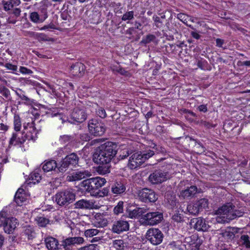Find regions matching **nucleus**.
Here are the masks:
<instances>
[{
  "instance_id": "obj_1",
  "label": "nucleus",
  "mask_w": 250,
  "mask_h": 250,
  "mask_svg": "<svg viewBox=\"0 0 250 250\" xmlns=\"http://www.w3.org/2000/svg\"><path fill=\"white\" fill-rule=\"evenodd\" d=\"M116 146L113 142H107L101 145L94 153V159L100 164H110L117 153Z\"/></svg>"
},
{
  "instance_id": "obj_2",
  "label": "nucleus",
  "mask_w": 250,
  "mask_h": 250,
  "mask_svg": "<svg viewBox=\"0 0 250 250\" xmlns=\"http://www.w3.org/2000/svg\"><path fill=\"white\" fill-rule=\"evenodd\" d=\"M106 182L104 178L96 177L84 180L82 184L86 191L90 192L95 196H101L100 193L97 190L103 186Z\"/></svg>"
},
{
  "instance_id": "obj_3",
  "label": "nucleus",
  "mask_w": 250,
  "mask_h": 250,
  "mask_svg": "<svg viewBox=\"0 0 250 250\" xmlns=\"http://www.w3.org/2000/svg\"><path fill=\"white\" fill-rule=\"evenodd\" d=\"M154 154L153 150H148L142 153L137 152L133 153L129 158L128 167L131 169H134L140 167L145 161Z\"/></svg>"
},
{
  "instance_id": "obj_4",
  "label": "nucleus",
  "mask_w": 250,
  "mask_h": 250,
  "mask_svg": "<svg viewBox=\"0 0 250 250\" xmlns=\"http://www.w3.org/2000/svg\"><path fill=\"white\" fill-rule=\"evenodd\" d=\"M56 203L60 206H67L75 200V194L70 189L57 192L55 195Z\"/></svg>"
},
{
  "instance_id": "obj_5",
  "label": "nucleus",
  "mask_w": 250,
  "mask_h": 250,
  "mask_svg": "<svg viewBox=\"0 0 250 250\" xmlns=\"http://www.w3.org/2000/svg\"><path fill=\"white\" fill-rule=\"evenodd\" d=\"M235 208L231 203H228L219 208L216 211V214L219 215L216 218L217 221L220 223L229 222L231 220L229 217L232 214L233 208Z\"/></svg>"
},
{
  "instance_id": "obj_6",
  "label": "nucleus",
  "mask_w": 250,
  "mask_h": 250,
  "mask_svg": "<svg viewBox=\"0 0 250 250\" xmlns=\"http://www.w3.org/2000/svg\"><path fill=\"white\" fill-rule=\"evenodd\" d=\"M79 158L76 153H72L63 159L58 168L59 172H65L71 166H75L78 163Z\"/></svg>"
},
{
  "instance_id": "obj_7",
  "label": "nucleus",
  "mask_w": 250,
  "mask_h": 250,
  "mask_svg": "<svg viewBox=\"0 0 250 250\" xmlns=\"http://www.w3.org/2000/svg\"><path fill=\"white\" fill-rule=\"evenodd\" d=\"M143 224L153 226L159 223L163 219V213L158 211L149 212L143 215Z\"/></svg>"
},
{
  "instance_id": "obj_8",
  "label": "nucleus",
  "mask_w": 250,
  "mask_h": 250,
  "mask_svg": "<svg viewBox=\"0 0 250 250\" xmlns=\"http://www.w3.org/2000/svg\"><path fill=\"white\" fill-rule=\"evenodd\" d=\"M146 238L153 245H157L162 243L164 235L159 229L151 228L147 231Z\"/></svg>"
},
{
  "instance_id": "obj_9",
  "label": "nucleus",
  "mask_w": 250,
  "mask_h": 250,
  "mask_svg": "<svg viewBox=\"0 0 250 250\" xmlns=\"http://www.w3.org/2000/svg\"><path fill=\"white\" fill-rule=\"evenodd\" d=\"M88 129L89 132L95 136H102L105 131L104 124L96 119H92L89 121Z\"/></svg>"
},
{
  "instance_id": "obj_10",
  "label": "nucleus",
  "mask_w": 250,
  "mask_h": 250,
  "mask_svg": "<svg viewBox=\"0 0 250 250\" xmlns=\"http://www.w3.org/2000/svg\"><path fill=\"white\" fill-rule=\"evenodd\" d=\"M138 196L139 199L145 203H154L158 199V196L155 191L147 188H144L139 190Z\"/></svg>"
},
{
  "instance_id": "obj_11",
  "label": "nucleus",
  "mask_w": 250,
  "mask_h": 250,
  "mask_svg": "<svg viewBox=\"0 0 250 250\" xmlns=\"http://www.w3.org/2000/svg\"><path fill=\"white\" fill-rule=\"evenodd\" d=\"M168 178V173L162 170H157L150 174L149 181L153 184H161Z\"/></svg>"
},
{
  "instance_id": "obj_12",
  "label": "nucleus",
  "mask_w": 250,
  "mask_h": 250,
  "mask_svg": "<svg viewBox=\"0 0 250 250\" xmlns=\"http://www.w3.org/2000/svg\"><path fill=\"white\" fill-rule=\"evenodd\" d=\"M83 242V238L82 237H70L63 239L61 242V246L65 250H71L73 246L82 244Z\"/></svg>"
},
{
  "instance_id": "obj_13",
  "label": "nucleus",
  "mask_w": 250,
  "mask_h": 250,
  "mask_svg": "<svg viewBox=\"0 0 250 250\" xmlns=\"http://www.w3.org/2000/svg\"><path fill=\"white\" fill-rule=\"evenodd\" d=\"M47 17L48 12L46 8H41L39 13L37 12H33L29 15L31 21L36 23L43 22Z\"/></svg>"
},
{
  "instance_id": "obj_14",
  "label": "nucleus",
  "mask_w": 250,
  "mask_h": 250,
  "mask_svg": "<svg viewBox=\"0 0 250 250\" xmlns=\"http://www.w3.org/2000/svg\"><path fill=\"white\" fill-rule=\"evenodd\" d=\"M71 118L77 123H83L87 118V113L84 107H75L71 114Z\"/></svg>"
},
{
  "instance_id": "obj_15",
  "label": "nucleus",
  "mask_w": 250,
  "mask_h": 250,
  "mask_svg": "<svg viewBox=\"0 0 250 250\" xmlns=\"http://www.w3.org/2000/svg\"><path fill=\"white\" fill-rule=\"evenodd\" d=\"M91 175V172L88 170L77 171L68 175L66 180L69 182L79 181L89 177Z\"/></svg>"
},
{
  "instance_id": "obj_16",
  "label": "nucleus",
  "mask_w": 250,
  "mask_h": 250,
  "mask_svg": "<svg viewBox=\"0 0 250 250\" xmlns=\"http://www.w3.org/2000/svg\"><path fill=\"white\" fill-rule=\"evenodd\" d=\"M129 229V225L127 221L119 220L113 223L112 230L113 232L119 234L123 231H127Z\"/></svg>"
},
{
  "instance_id": "obj_17",
  "label": "nucleus",
  "mask_w": 250,
  "mask_h": 250,
  "mask_svg": "<svg viewBox=\"0 0 250 250\" xmlns=\"http://www.w3.org/2000/svg\"><path fill=\"white\" fill-rule=\"evenodd\" d=\"M191 225L198 231H207L209 226L206 223V221L202 218H193L191 220Z\"/></svg>"
},
{
  "instance_id": "obj_18",
  "label": "nucleus",
  "mask_w": 250,
  "mask_h": 250,
  "mask_svg": "<svg viewBox=\"0 0 250 250\" xmlns=\"http://www.w3.org/2000/svg\"><path fill=\"white\" fill-rule=\"evenodd\" d=\"M18 220L14 217H8L3 227L4 232L7 234H12L19 226Z\"/></svg>"
},
{
  "instance_id": "obj_19",
  "label": "nucleus",
  "mask_w": 250,
  "mask_h": 250,
  "mask_svg": "<svg viewBox=\"0 0 250 250\" xmlns=\"http://www.w3.org/2000/svg\"><path fill=\"white\" fill-rule=\"evenodd\" d=\"M44 242L48 250H62L61 244L54 237H48L45 239Z\"/></svg>"
},
{
  "instance_id": "obj_20",
  "label": "nucleus",
  "mask_w": 250,
  "mask_h": 250,
  "mask_svg": "<svg viewBox=\"0 0 250 250\" xmlns=\"http://www.w3.org/2000/svg\"><path fill=\"white\" fill-rule=\"evenodd\" d=\"M240 230L238 228H228L226 229L222 230L220 235L228 241L232 240L235 236L236 234Z\"/></svg>"
},
{
  "instance_id": "obj_21",
  "label": "nucleus",
  "mask_w": 250,
  "mask_h": 250,
  "mask_svg": "<svg viewBox=\"0 0 250 250\" xmlns=\"http://www.w3.org/2000/svg\"><path fill=\"white\" fill-rule=\"evenodd\" d=\"M85 66L80 62H77L71 66L70 72L71 74L76 77L82 76L84 72Z\"/></svg>"
},
{
  "instance_id": "obj_22",
  "label": "nucleus",
  "mask_w": 250,
  "mask_h": 250,
  "mask_svg": "<svg viewBox=\"0 0 250 250\" xmlns=\"http://www.w3.org/2000/svg\"><path fill=\"white\" fill-rule=\"evenodd\" d=\"M197 188L195 186H191L184 190H181L180 196L186 199H190L193 198L197 193Z\"/></svg>"
},
{
  "instance_id": "obj_23",
  "label": "nucleus",
  "mask_w": 250,
  "mask_h": 250,
  "mask_svg": "<svg viewBox=\"0 0 250 250\" xmlns=\"http://www.w3.org/2000/svg\"><path fill=\"white\" fill-rule=\"evenodd\" d=\"M75 208L82 209H90L93 208L94 203L90 200L81 199L74 204Z\"/></svg>"
},
{
  "instance_id": "obj_24",
  "label": "nucleus",
  "mask_w": 250,
  "mask_h": 250,
  "mask_svg": "<svg viewBox=\"0 0 250 250\" xmlns=\"http://www.w3.org/2000/svg\"><path fill=\"white\" fill-rule=\"evenodd\" d=\"M14 199L15 202L19 206H22L23 203L26 202L27 198L23 189H18L15 194Z\"/></svg>"
},
{
  "instance_id": "obj_25",
  "label": "nucleus",
  "mask_w": 250,
  "mask_h": 250,
  "mask_svg": "<svg viewBox=\"0 0 250 250\" xmlns=\"http://www.w3.org/2000/svg\"><path fill=\"white\" fill-rule=\"evenodd\" d=\"M59 165H57L56 161L49 160L45 161L42 165V169L44 172H49L52 170H55L56 169H58Z\"/></svg>"
},
{
  "instance_id": "obj_26",
  "label": "nucleus",
  "mask_w": 250,
  "mask_h": 250,
  "mask_svg": "<svg viewBox=\"0 0 250 250\" xmlns=\"http://www.w3.org/2000/svg\"><path fill=\"white\" fill-rule=\"evenodd\" d=\"M25 140V136L23 137L21 136L20 137L18 133H13L12 137L10 139L9 145V146L21 145L24 143Z\"/></svg>"
},
{
  "instance_id": "obj_27",
  "label": "nucleus",
  "mask_w": 250,
  "mask_h": 250,
  "mask_svg": "<svg viewBox=\"0 0 250 250\" xmlns=\"http://www.w3.org/2000/svg\"><path fill=\"white\" fill-rule=\"evenodd\" d=\"M199 238L197 234H193L191 236L185 237L184 243L191 246L192 248L199 247Z\"/></svg>"
},
{
  "instance_id": "obj_28",
  "label": "nucleus",
  "mask_w": 250,
  "mask_h": 250,
  "mask_svg": "<svg viewBox=\"0 0 250 250\" xmlns=\"http://www.w3.org/2000/svg\"><path fill=\"white\" fill-rule=\"evenodd\" d=\"M125 189V185L120 181L115 182L111 186L112 193L116 194H121L124 193Z\"/></svg>"
},
{
  "instance_id": "obj_29",
  "label": "nucleus",
  "mask_w": 250,
  "mask_h": 250,
  "mask_svg": "<svg viewBox=\"0 0 250 250\" xmlns=\"http://www.w3.org/2000/svg\"><path fill=\"white\" fill-rule=\"evenodd\" d=\"M22 233L23 235H24L28 240L33 239L36 235L34 228L31 226H26L23 227Z\"/></svg>"
},
{
  "instance_id": "obj_30",
  "label": "nucleus",
  "mask_w": 250,
  "mask_h": 250,
  "mask_svg": "<svg viewBox=\"0 0 250 250\" xmlns=\"http://www.w3.org/2000/svg\"><path fill=\"white\" fill-rule=\"evenodd\" d=\"M239 246L245 247L247 249L250 248V236L247 234L241 235L238 240Z\"/></svg>"
},
{
  "instance_id": "obj_31",
  "label": "nucleus",
  "mask_w": 250,
  "mask_h": 250,
  "mask_svg": "<svg viewBox=\"0 0 250 250\" xmlns=\"http://www.w3.org/2000/svg\"><path fill=\"white\" fill-rule=\"evenodd\" d=\"M34 124L32 123L30 126H29V132L26 135L25 138L28 140H35L37 135V130H36Z\"/></svg>"
},
{
  "instance_id": "obj_32",
  "label": "nucleus",
  "mask_w": 250,
  "mask_h": 250,
  "mask_svg": "<svg viewBox=\"0 0 250 250\" xmlns=\"http://www.w3.org/2000/svg\"><path fill=\"white\" fill-rule=\"evenodd\" d=\"M132 153V150L128 148H124L118 152L117 158L119 160H124Z\"/></svg>"
},
{
  "instance_id": "obj_33",
  "label": "nucleus",
  "mask_w": 250,
  "mask_h": 250,
  "mask_svg": "<svg viewBox=\"0 0 250 250\" xmlns=\"http://www.w3.org/2000/svg\"><path fill=\"white\" fill-rule=\"evenodd\" d=\"M97 167V171L100 174H105L110 172V165L107 164H101Z\"/></svg>"
},
{
  "instance_id": "obj_34",
  "label": "nucleus",
  "mask_w": 250,
  "mask_h": 250,
  "mask_svg": "<svg viewBox=\"0 0 250 250\" xmlns=\"http://www.w3.org/2000/svg\"><path fill=\"white\" fill-rule=\"evenodd\" d=\"M41 179L42 177L39 173L33 172L29 176V183H33V184L38 183Z\"/></svg>"
},
{
  "instance_id": "obj_35",
  "label": "nucleus",
  "mask_w": 250,
  "mask_h": 250,
  "mask_svg": "<svg viewBox=\"0 0 250 250\" xmlns=\"http://www.w3.org/2000/svg\"><path fill=\"white\" fill-rule=\"evenodd\" d=\"M195 204L199 210L201 211L204 208L208 207V202L207 199L202 198L197 201Z\"/></svg>"
},
{
  "instance_id": "obj_36",
  "label": "nucleus",
  "mask_w": 250,
  "mask_h": 250,
  "mask_svg": "<svg viewBox=\"0 0 250 250\" xmlns=\"http://www.w3.org/2000/svg\"><path fill=\"white\" fill-rule=\"evenodd\" d=\"M36 221L39 226L41 227H45L50 222L48 219L43 216L37 217Z\"/></svg>"
},
{
  "instance_id": "obj_37",
  "label": "nucleus",
  "mask_w": 250,
  "mask_h": 250,
  "mask_svg": "<svg viewBox=\"0 0 250 250\" xmlns=\"http://www.w3.org/2000/svg\"><path fill=\"white\" fill-rule=\"evenodd\" d=\"M113 246L117 250H122L126 246V244L124 243L123 240H115L113 241Z\"/></svg>"
},
{
  "instance_id": "obj_38",
  "label": "nucleus",
  "mask_w": 250,
  "mask_h": 250,
  "mask_svg": "<svg viewBox=\"0 0 250 250\" xmlns=\"http://www.w3.org/2000/svg\"><path fill=\"white\" fill-rule=\"evenodd\" d=\"M188 212L192 215H196L200 211L195 203L194 205H189L187 207Z\"/></svg>"
},
{
  "instance_id": "obj_39",
  "label": "nucleus",
  "mask_w": 250,
  "mask_h": 250,
  "mask_svg": "<svg viewBox=\"0 0 250 250\" xmlns=\"http://www.w3.org/2000/svg\"><path fill=\"white\" fill-rule=\"evenodd\" d=\"M124 210V202L123 201H119L117 205L114 207L113 211L114 213L118 215L123 212Z\"/></svg>"
},
{
  "instance_id": "obj_40",
  "label": "nucleus",
  "mask_w": 250,
  "mask_h": 250,
  "mask_svg": "<svg viewBox=\"0 0 250 250\" xmlns=\"http://www.w3.org/2000/svg\"><path fill=\"white\" fill-rule=\"evenodd\" d=\"M244 212L241 210H236L235 208H233L232 214L229 216V218L231 220L235 219L237 217L242 216Z\"/></svg>"
},
{
  "instance_id": "obj_41",
  "label": "nucleus",
  "mask_w": 250,
  "mask_h": 250,
  "mask_svg": "<svg viewBox=\"0 0 250 250\" xmlns=\"http://www.w3.org/2000/svg\"><path fill=\"white\" fill-rule=\"evenodd\" d=\"M14 129L16 131H19L20 130L21 128V121L20 117L19 116H15L14 117Z\"/></svg>"
},
{
  "instance_id": "obj_42",
  "label": "nucleus",
  "mask_w": 250,
  "mask_h": 250,
  "mask_svg": "<svg viewBox=\"0 0 250 250\" xmlns=\"http://www.w3.org/2000/svg\"><path fill=\"white\" fill-rule=\"evenodd\" d=\"M99 232L97 229H88L85 231L84 235L86 237H92Z\"/></svg>"
},
{
  "instance_id": "obj_43",
  "label": "nucleus",
  "mask_w": 250,
  "mask_h": 250,
  "mask_svg": "<svg viewBox=\"0 0 250 250\" xmlns=\"http://www.w3.org/2000/svg\"><path fill=\"white\" fill-rule=\"evenodd\" d=\"M184 245L177 244L175 242L171 243L169 245V250H184Z\"/></svg>"
},
{
  "instance_id": "obj_44",
  "label": "nucleus",
  "mask_w": 250,
  "mask_h": 250,
  "mask_svg": "<svg viewBox=\"0 0 250 250\" xmlns=\"http://www.w3.org/2000/svg\"><path fill=\"white\" fill-rule=\"evenodd\" d=\"M133 18L134 12L133 11H130L125 13L122 16V20L123 21H126L127 20H131L133 19Z\"/></svg>"
},
{
  "instance_id": "obj_45",
  "label": "nucleus",
  "mask_w": 250,
  "mask_h": 250,
  "mask_svg": "<svg viewBox=\"0 0 250 250\" xmlns=\"http://www.w3.org/2000/svg\"><path fill=\"white\" fill-rule=\"evenodd\" d=\"M156 37L154 35L152 34L147 35L145 38L143 39L141 41L142 43H143L145 44H148L150 43L151 42L154 41Z\"/></svg>"
},
{
  "instance_id": "obj_46",
  "label": "nucleus",
  "mask_w": 250,
  "mask_h": 250,
  "mask_svg": "<svg viewBox=\"0 0 250 250\" xmlns=\"http://www.w3.org/2000/svg\"><path fill=\"white\" fill-rule=\"evenodd\" d=\"M79 250H100L99 246L96 244H90L80 248Z\"/></svg>"
},
{
  "instance_id": "obj_47",
  "label": "nucleus",
  "mask_w": 250,
  "mask_h": 250,
  "mask_svg": "<svg viewBox=\"0 0 250 250\" xmlns=\"http://www.w3.org/2000/svg\"><path fill=\"white\" fill-rule=\"evenodd\" d=\"M7 218L6 212L3 211L0 212V227L1 226L4 227Z\"/></svg>"
},
{
  "instance_id": "obj_48",
  "label": "nucleus",
  "mask_w": 250,
  "mask_h": 250,
  "mask_svg": "<svg viewBox=\"0 0 250 250\" xmlns=\"http://www.w3.org/2000/svg\"><path fill=\"white\" fill-rule=\"evenodd\" d=\"M2 4L3 5V9L6 11H9L14 7L10 0L8 1L3 0Z\"/></svg>"
},
{
  "instance_id": "obj_49",
  "label": "nucleus",
  "mask_w": 250,
  "mask_h": 250,
  "mask_svg": "<svg viewBox=\"0 0 250 250\" xmlns=\"http://www.w3.org/2000/svg\"><path fill=\"white\" fill-rule=\"evenodd\" d=\"M0 93L5 98H8L10 94L9 89L3 85H0Z\"/></svg>"
},
{
  "instance_id": "obj_50",
  "label": "nucleus",
  "mask_w": 250,
  "mask_h": 250,
  "mask_svg": "<svg viewBox=\"0 0 250 250\" xmlns=\"http://www.w3.org/2000/svg\"><path fill=\"white\" fill-rule=\"evenodd\" d=\"M129 217L130 218H136L139 217L137 208L133 210H129L128 211Z\"/></svg>"
},
{
  "instance_id": "obj_51",
  "label": "nucleus",
  "mask_w": 250,
  "mask_h": 250,
  "mask_svg": "<svg viewBox=\"0 0 250 250\" xmlns=\"http://www.w3.org/2000/svg\"><path fill=\"white\" fill-rule=\"evenodd\" d=\"M190 17L184 13H180L177 15V18L184 23H186Z\"/></svg>"
},
{
  "instance_id": "obj_52",
  "label": "nucleus",
  "mask_w": 250,
  "mask_h": 250,
  "mask_svg": "<svg viewBox=\"0 0 250 250\" xmlns=\"http://www.w3.org/2000/svg\"><path fill=\"white\" fill-rule=\"evenodd\" d=\"M242 176L244 178V180L249 183H250V169L246 171H243Z\"/></svg>"
},
{
  "instance_id": "obj_53",
  "label": "nucleus",
  "mask_w": 250,
  "mask_h": 250,
  "mask_svg": "<svg viewBox=\"0 0 250 250\" xmlns=\"http://www.w3.org/2000/svg\"><path fill=\"white\" fill-rule=\"evenodd\" d=\"M153 20H154L155 24L157 27L160 28L162 26L163 22L160 17L154 16L153 17Z\"/></svg>"
},
{
  "instance_id": "obj_54",
  "label": "nucleus",
  "mask_w": 250,
  "mask_h": 250,
  "mask_svg": "<svg viewBox=\"0 0 250 250\" xmlns=\"http://www.w3.org/2000/svg\"><path fill=\"white\" fill-rule=\"evenodd\" d=\"M98 115L102 118H105L106 117V113L105 110L102 108L100 107L97 111Z\"/></svg>"
},
{
  "instance_id": "obj_55",
  "label": "nucleus",
  "mask_w": 250,
  "mask_h": 250,
  "mask_svg": "<svg viewBox=\"0 0 250 250\" xmlns=\"http://www.w3.org/2000/svg\"><path fill=\"white\" fill-rule=\"evenodd\" d=\"M195 148L197 151V153L201 154L205 151V147L202 145L200 143H198L195 146Z\"/></svg>"
},
{
  "instance_id": "obj_56",
  "label": "nucleus",
  "mask_w": 250,
  "mask_h": 250,
  "mask_svg": "<svg viewBox=\"0 0 250 250\" xmlns=\"http://www.w3.org/2000/svg\"><path fill=\"white\" fill-rule=\"evenodd\" d=\"M80 138L83 141H88L90 140V137L87 133H83L80 134Z\"/></svg>"
},
{
  "instance_id": "obj_57",
  "label": "nucleus",
  "mask_w": 250,
  "mask_h": 250,
  "mask_svg": "<svg viewBox=\"0 0 250 250\" xmlns=\"http://www.w3.org/2000/svg\"><path fill=\"white\" fill-rule=\"evenodd\" d=\"M20 72L24 74H31L33 73L32 71L26 67L21 66L20 68Z\"/></svg>"
},
{
  "instance_id": "obj_58",
  "label": "nucleus",
  "mask_w": 250,
  "mask_h": 250,
  "mask_svg": "<svg viewBox=\"0 0 250 250\" xmlns=\"http://www.w3.org/2000/svg\"><path fill=\"white\" fill-rule=\"evenodd\" d=\"M61 140L64 143H67L72 141L74 140V138L71 136L64 135L62 136H61Z\"/></svg>"
},
{
  "instance_id": "obj_59",
  "label": "nucleus",
  "mask_w": 250,
  "mask_h": 250,
  "mask_svg": "<svg viewBox=\"0 0 250 250\" xmlns=\"http://www.w3.org/2000/svg\"><path fill=\"white\" fill-rule=\"evenodd\" d=\"M154 149H155V151L154 152H157V153H164L165 152V149L160 146H157L155 145V146L153 147Z\"/></svg>"
},
{
  "instance_id": "obj_60",
  "label": "nucleus",
  "mask_w": 250,
  "mask_h": 250,
  "mask_svg": "<svg viewBox=\"0 0 250 250\" xmlns=\"http://www.w3.org/2000/svg\"><path fill=\"white\" fill-rule=\"evenodd\" d=\"M5 67L9 70H11L13 71H16L17 69V66L16 65H13L11 63H7L5 64Z\"/></svg>"
},
{
  "instance_id": "obj_61",
  "label": "nucleus",
  "mask_w": 250,
  "mask_h": 250,
  "mask_svg": "<svg viewBox=\"0 0 250 250\" xmlns=\"http://www.w3.org/2000/svg\"><path fill=\"white\" fill-rule=\"evenodd\" d=\"M139 217L146 212V209L145 208H137Z\"/></svg>"
},
{
  "instance_id": "obj_62",
  "label": "nucleus",
  "mask_w": 250,
  "mask_h": 250,
  "mask_svg": "<svg viewBox=\"0 0 250 250\" xmlns=\"http://www.w3.org/2000/svg\"><path fill=\"white\" fill-rule=\"evenodd\" d=\"M201 124L203 126L207 128H210L215 126L214 125H212L210 123L205 121H201Z\"/></svg>"
},
{
  "instance_id": "obj_63",
  "label": "nucleus",
  "mask_w": 250,
  "mask_h": 250,
  "mask_svg": "<svg viewBox=\"0 0 250 250\" xmlns=\"http://www.w3.org/2000/svg\"><path fill=\"white\" fill-rule=\"evenodd\" d=\"M216 43L217 46H218L219 47H222L223 44L224 43V41L223 40L218 38L216 40Z\"/></svg>"
},
{
  "instance_id": "obj_64",
  "label": "nucleus",
  "mask_w": 250,
  "mask_h": 250,
  "mask_svg": "<svg viewBox=\"0 0 250 250\" xmlns=\"http://www.w3.org/2000/svg\"><path fill=\"white\" fill-rule=\"evenodd\" d=\"M172 219L177 222H180L182 220L181 216L178 214L173 215L172 216Z\"/></svg>"
}]
</instances>
